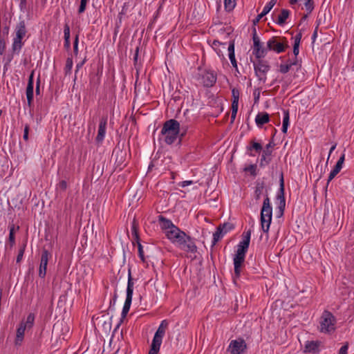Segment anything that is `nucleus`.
Listing matches in <instances>:
<instances>
[{"mask_svg":"<svg viewBox=\"0 0 354 354\" xmlns=\"http://www.w3.org/2000/svg\"><path fill=\"white\" fill-rule=\"evenodd\" d=\"M187 128L180 127L179 122L175 119L167 120L162 126L161 134L165 136V142L167 145L173 144L180 135V141L186 134Z\"/></svg>","mask_w":354,"mask_h":354,"instance_id":"f257e3e1","label":"nucleus"},{"mask_svg":"<svg viewBox=\"0 0 354 354\" xmlns=\"http://www.w3.org/2000/svg\"><path fill=\"white\" fill-rule=\"evenodd\" d=\"M272 207L271 205L270 200L268 194V191L266 189V197L263 200V205L261 209V225L262 230L265 233H268L270 229V225L272 222Z\"/></svg>","mask_w":354,"mask_h":354,"instance_id":"f03ea898","label":"nucleus"},{"mask_svg":"<svg viewBox=\"0 0 354 354\" xmlns=\"http://www.w3.org/2000/svg\"><path fill=\"white\" fill-rule=\"evenodd\" d=\"M337 319L330 311L325 310L319 321V331L323 333H331L335 330Z\"/></svg>","mask_w":354,"mask_h":354,"instance_id":"7ed1b4c3","label":"nucleus"},{"mask_svg":"<svg viewBox=\"0 0 354 354\" xmlns=\"http://www.w3.org/2000/svg\"><path fill=\"white\" fill-rule=\"evenodd\" d=\"M289 46L286 37H272L266 44V53L268 51H274L277 53H281Z\"/></svg>","mask_w":354,"mask_h":354,"instance_id":"20e7f679","label":"nucleus"},{"mask_svg":"<svg viewBox=\"0 0 354 354\" xmlns=\"http://www.w3.org/2000/svg\"><path fill=\"white\" fill-rule=\"evenodd\" d=\"M257 60L253 62L255 75L259 81L265 83L267 80V73L270 69L268 62L262 59V58H257Z\"/></svg>","mask_w":354,"mask_h":354,"instance_id":"39448f33","label":"nucleus"},{"mask_svg":"<svg viewBox=\"0 0 354 354\" xmlns=\"http://www.w3.org/2000/svg\"><path fill=\"white\" fill-rule=\"evenodd\" d=\"M276 199L278 201L277 216L281 217L283 215L286 207L285 187L283 173L281 174L279 179V189L278 190Z\"/></svg>","mask_w":354,"mask_h":354,"instance_id":"423d86ee","label":"nucleus"},{"mask_svg":"<svg viewBox=\"0 0 354 354\" xmlns=\"http://www.w3.org/2000/svg\"><path fill=\"white\" fill-rule=\"evenodd\" d=\"M169 326V322L167 319H164L160 322L157 330L156 331L153 338L152 339L151 346L160 348L162 342L163 337L165 336L166 330Z\"/></svg>","mask_w":354,"mask_h":354,"instance_id":"0eeeda50","label":"nucleus"},{"mask_svg":"<svg viewBox=\"0 0 354 354\" xmlns=\"http://www.w3.org/2000/svg\"><path fill=\"white\" fill-rule=\"evenodd\" d=\"M253 54L256 58H263L266 55V47H263L262 43L257 34L256 28L252 31Z\"/></svg>","mask_w":354,"mask_h":354,"instance_id":"6e6552de","label":"nucleus"},{"mask_svg":"<svg viewBox=\"0 0 354 354\" xmlns=\"http://www.w3.org/2000/svg\"><path fill=\"white\" fill-rule=\"evenodd\" d=\"M247 349V344L242 337L232 340L227 348L230 354H243Z\"/></svg>","mask_w":354,"mask_h":354,"instance_id":"1a4fd4ad","label":"nucleus"},{"mask_svg":"<svg viewBox=\"0 0 354 354\" xmlns=\"http://www.w3.org/2000/svg\"><path fill=\"white\" fill-rule=\"evenodd\" d=\"M201 82L205 87L213 86L217 80L216 74L213 71H205L200 75Z\"/></svg>","mask_w":354,"mask_h":354,"instance_id":"9d476101","label":"nucleus"},{"mask_svg":"<svg viewBox=\"0 0 354 354\" xmlns=\"http://www.w3.org/2000/svg\"><path fill=\"white\" fill-rule=\"evenodd\" d=\"M275 144L272 140L270 141L268 144L266 145V149L263 150L262 154L261 156L260 159V167H263L266 165H268L271 162V158L269 156H271L272 151V148L274 147Z\"/></svg>","mask_w":354,"mask_h":354,"instance_id":"9b49d317","label":"nucleus"},{"mask_svg":"<svg viewBox=\"0 0 354 354\" xmlns=\"http://www.w3.org/2000/svg\"><path fill=\"white\" fill-rule=\"evenodd\" d=\"M50 257H51L50 253L46 249H43L39 268V276L41 278H44L46 276L47 265Z\"/></svg>","mask_w":354,"mask_h":354,"instance_id":"f8f14e48","label":"nucleus"},{"mask_svg":"<svg viewBox=\"0 0 354 354\" xmlns=\"http://www.w3.org/2000/svg\"><path fill=\"white\" fill-rule=\"evenodd\" d=\"M239 90L236 88H233L232 89V113H231V119L230 122L232 124L234 122V120L236 118L238 108H239Z\"/></svg>","mask_w":354,"mask_h":354,"instance_id":"ddd939ff","label":"nucleus"},{"mask_svg":"<svg viewBox=\"0 0 354 354\" xmlns=\"http://www.w3.org/2000/svg\"><path fill=\"white\" fill-rule=\"evenodd\" d=\"M245 254L236 252L233 261L234 266V277L239 278L241 275V268L245 261Z\"/></svg>","mask_w":354,"mask_h":354,"instance_id":"4468645a","label":"nucleus"},{"mask_svg":"<svg viewBox=\"0 0 354 354\" xmlns=\"http://www.w3.org/2000/svg\"><path fill=\"white\" fill-rule=\"evenodd\" d=\"M34 71L29 75L28 85L26 87V94L27 98V104L29 107L32 106L34 96Z\"/></svg>","mask_w":354,"mask_h":354,"instance_id":"2eb2a0df","label":"nucleus"},{"mask_svg":"<svg viewBox=\"0 0 354 354\" xmlns=\"http://www.w3.org/2000/svg\"><path fill=\"white\" fill-rule=\"evenodd\" d=\"M107 124V117H102L100 120L97 135L95 138V141L97 144L102 143L104 139Z\"/></svg>","mask_w":354,"mask_h":354,"instance_id":"dca6fc26","label":"nucleus"},{"mask_svg":"<svg viewBox=\"0 0 354 354\" xmlns=\"http://www.w3.org/2000/svg\"><path fill=\"white\" fill-rule=\"evenodd\" d=\"M250 235H251V231L248 230L246 232L243 233V240L239 243L238 248L236 252L246 254L248 252L250 242Z\"/></svg>","mask_w":354,"mask_h":354,"instance_id":"f3484780","label":"nucleus"},{"mask_svg":"<svg viewBox=\"0 0 354 354\" xmlns=\"http://www.w3.org/2000/svg\"><path fill=\"white\" fill-rule=\"evenodd\" d=\"M180 249L187 252L196 253L197 252V246L195 243L194 239L188 236L185 241L180 245Z\"/></svg>","mask_w":354,"mask_h":354,"instance_id":"a211bd4d","label":"nucleus"},{"mask_svg":"<svg viewBox=\"0 0 354 354\" xmlns=\"http://www.w3.org/2000/svg\"><path fill=\"white\" fill-rule=\"evenodd\" d=\"M319 341H307L304 346V353H318L319 352Z\"/></svg>","mask_w":354,"mask_h":354,"instance_id":"6ab92c4d","label":"nucleus"},{"mask_svg":"<svg viewBox=\"0 0 354 354\" xmlns=\"http://www.w3.org/2000/svg\"><path fill=\"white\" fill-rule=\"evenodd\" d=\"M183 232V231H182L179 227L176 226V227L173 228V230L166 232L165 235L167 238L170 240L172 243L174 244L176 243V240L180 238Z\"/></svg>","mask_w":354,"mask_h":354,"instance_id":"aec40b11","label":"nucleus"},{"mask_svg":"<svg viewBox=\"0 0 354 354\" xmlns=\"http://www.w3.org/2000/svg\"><path fill=\"white\" fill-rule=\"evenodd\" d=\"M158 221L161 229L165 230V233L176 227L171 220L166 218L163 216H158Z\"/></svg>","mask_w":354,"mask_h":354,"instance_id":"412c9836","label":"nucleus"},{"mask_svg":"<svg viewBox=\"0 0 354 354\" xmlns=\"http://www.w3.org/2000/svg\"><path fill=\"white\" fill-rule=\"evenodd\" d=\"M125 152L123 151L119 147H116L112 153V158H115V163L118 165H121L125 159Z\"/></svg>","mask_w":354,"mask_h":354,"instance_id":"4be33fe9","label":"nucleus"},{"mask_svg":"<svg viewBox=\"0 0 354 354\" xmlns=\"http://www.w3.org/2000/svg\"><path fill=\"white\" fill-rule=\"evenodd\" d=\"M16 36L15 38L23 39L26 34V23L24 20L20 21L15 28Z\"/></svg>","mask_w":354,"mask_h":354,"instance_id":"5701e85b","label":"nucleus"},{"mask_svg":"<svg viewBox=\"0 0 354 354\" xmlns=\"http://www.w3.org/2000/svg\"><path fill=\"white\" fill-rule=\"evenodd\" d=\"M270 121V115L266 112L259 113L255 118V122L259 127H261L263 124L268 123Z\"/></svg>","mask_w":354,"mask_h":354,"instance_id":"b1692460","label":"nucleus"},{"mask_svg":"<svg viewBox=\"0 0 354 354\" xmlns=\"http://www.w3.org/2000/svg\"><path fill=\"white\" fill-rule=\"evenodd\" d=\"M26 328V324H24V322H21L17 330V335L15 339V345L20 346L24 339V333Z\"/></svg>","mask_w":354,"mask_h":354,"instance_id":"393cba45","label":"nucleus"},{"mask_svg":"<svg viewBox=\"0 0 354 354\" xmlns=\"http://www.w3.org/2000/svg\"><path fill=\"white\" fill-rule=\"evenodd\" d=\"M133 281L131 274L130 270H129V276H128V282H127V296L126 300L132 301V297L133 292Z\"/></svg>","mask_w":354,"mask_h":354,"instance_id":"a878e982","label":"nucleus"},{"mask_svg":"<svg viewBox=\"0 0 354 354\" xmlns=\"http://www.w3.org/2000/svg\"><path fill=\"white\" fill-rule=\"evenodd\" d=\"M266 187V184L263 181L256 182V186L254 189V198L256 201H259L263 194V189Z\"/></svg>","mask_w":354,"mask_h":354,"instance_id":"bb28decb","label":"nucleus"},{"mask_svg":"<svg viewBox=\"0 0 354 354\" xmlns=\"http://www.w3.org/2000/svg\"><path fill=\"white\" fill-rule=\"evenodd\" d=\"M290 15V11L287 9H282L281 14L278 16L276 23L279 26H283L286 22Z\"/></svg>","mask_w":354,"mask_h":354,"instance_id":"cd10ccee","label":"nucleus"},{"mask_svg":"<svg viewBox=\"0 0 354 354\" xmlns=\"http://www.w3.org/2000/svg\"><path fill=\"white\" fill-rule=\"evenodd\" d=\"M24 46V42H22V39L14 38L13 43L12 45V50L13 54H19Z\"/></svg>","mask_w":354,"mask_h":354,"instance_id":"c85d7f7f","label":"nucleus"},{"mask_svg":"<svg viewBox=\"0 0 354 354\" xmlns=\"http://www.w3.org/2000/svg\"><path fill=\"white\" fill-rule=\"evenodd\" d=\"M290 124L289 110H283V119L281 131L283 133H286Z\"/></svg>","mask_w":354,"mask_h":354,"instance_id":"c756f323","label":"nucleus"},{"mask_svg":"<svg viewBox=\"0 0 354 354\" xmlns=\"http://www.w3.org/2000/svg\"><path fill=\"white\" fill-rule=\"evenodd\" d=\"M225 234L222 232V229L218 226L216 230L213 234V240L212 247L214 246L218 241H219Z\"/></svg>","mask_w":354,"mask_h":354,"instance_id":"7c9ffc66","label":"nucleus"},{"mask_svg":"<svg viewBox=\"0 0 354 354\" xmlns=\"http://www.w3.org/2000/svg\"><path fill=\"white\" fill-rule=\"evenodd\" d=\"M9 238L8 241L10 248L13 247L15 244V225L12 224L9 225Z\"/></svg>","mask_w":354,"mask_h":354,"instance_id":"2f4dec72","label":"nucleus"},{"mask_svg":"<svg viewBox=\"0 0 354 354\" xmlns=\"http://www.w3.org/2000/svg\"><path fill=\"white\" fill-rule=\"evenodd\" d=\"M248 151L254 150L256 152L259 153L263 150L262 145L255 142L254 140H251L250 145L247 147Z\"/></svg>","mask_w":354,"mask_h":354,"instance_id":"473e14b6","label":"nucleus"},{"mask_svg":"<svg viewBox=\"0 0 354 354\" xmlns=\"http://www.w3.org/2000/svg\"><path fill=\"white\" fill-rule=\"evenodd\" d=\"M342 167L339 166V165H335L334 168L330 171L328 178L327 180V185L329 184V183L336 176V175L341 171Z\"/></svg>","mask_w":354,"mask_h":354,"instance_id":"72a5a7b5","label":"nucleus"},{"mask_svg":"<svg viewBox=\"0 0 354 354\" xmlns=\"http://www.w3.org/2000/svg\"><path fill=\"white\" fill-rule=\"evenodd\" d=\"M218 227L219 228L222 229V232L224 234H227L228 232L234 228V224L230 222H225L223 224H220Z\"/></svg>","mask_w":354,"mask_h":354,"instance_id":"f704fd0d","label":"nucleus"},{"mask_svg":"<svg viewBox=\"0 0 354 354\" xmlns=\"http://www.w3.org/2000/svg\"><path fill=\"white\" fill-rule=\"evenodd\" d=\"M131 233L133 238V240L135 241H140V237L138 234V224L136 221L134 220L132 223L131 225Z\"/></svg>","mask_w":354,"mask_h":354,"instance_id":"c9c22d12","label":"nucleus"},{"mask_svg":"<svg viewBox=\"0 0 354 354\" xmlns=\"http://www.w3.org/2000/svg\"><path fill=\"white\" fill-rule=\"evenodd\" d=\"M235 1L236 0H224L225 10L227 12H230L236 6Z\"/></svg>","mask_w":354,"mask_h":354,"instance_id":"e433bc0d","label":"nucleus"},{"mask_svg":"<svg viewBox=\"0 0 354 354\" xmlns=\"http://www.w3.org/2000/svg\"><path fill=\"white\" fill-rule=\"evenodd\" d=\"M131 301L125 300L122 310V317L124 318L127 316V313L130 310V307L131 305Z\"/></svg>","mask_w":354,"mask_h":354,"instance_id":"4c0bfd02","label":"nucleus"},{"mask_svg":"<svg viewBox=\"0 0 354 354\" xmlns=\"http://www.w3.org/2000/svg\"><path fill=\"white\" fill-rule=\"evenodd\" d=\"M26 243H24L19 248V252H18V254H17V259H16V262L17 263H20L21 261L22 260V258H23V256H24V252H25V250H26Z\"/></svg>","mask_w":354,"mask_h":354,"instance_id":"58836bf2","label":"nucleus"},{"mask_svg":"<svg viewBox=\"0 0 354 354\" xmlns=\"http://www.w3.org/2000/svg\"><path fill=\"white\" fill-rule=\"evenodd\" d=\"M73 68V59L71 57H68L66 61V65L64 68L65 73H71Z\"/></svg>","mask_w":354,"mask_h":354,"instance_id":"ea45409f","label":"nucleus"},{"mask_svg":"<svg viewBox=\"0 0 354 354\" xmlns=\"http://www.w3.org/2000/svg\"><path fill=\"white\" fill-rule=\"evenodd\" d=\"M257 166L256 165H250L249 166L244 168L245 171H249L250 173V175L252 176H257V171H256Z\"/></svg>","mask_w":354,"mask_h":354,"instance_id":"a19ab883","label":"nucleus"},{"mask_svg":"<svg viewBox=\"0 0 354 354\" xmlns=\"http://www.w3.org/2000/svg\"><path fill=\"white\" fill-rule=\"evenodd\" d=\"M136 242L138 244L139 257L140 258V259L142 262H145V255H144L143 247H142V244L140 243V241H136Z\"/></svg>","mask_w":354,"mask_h":354,"instance_id":"79ce46f5","label":"nucleus"},{"mask_svg":"<svg viewBox=\"0 0 354 354\" xmlns=\"http://www.w3.org/2000/svg\"><path fill=\"white\" fill-rule=\"evenodd\" d=\"M305 1H306V2H305L306 10L308 12V14H310L314 9L313 0H305Z\"/></svg>","mask_w":354,"mask_h":354,"instance_id":"37998d69","label":"nucleus"},{"mask_svg":"<svg viewBox=\"0 0 354 354\" xmlns=\"http://www.w3.org/2000/svg\"><path fill=\"white\" fill-rule=\"evenodd\" d=\"M188 236L189 235H187L185 232H183L180 238L178 240H176V242L174 244L176 245V246L180 249V245H181L184 243V241H185V239H187Z\"/></svg>","mask_w":354,"mask_h":354,"instance_id":"c03bdc74","label":"nucleus"},{"mask_svg":"<svg viewBox=\"0 0 354 354\" xmlns=\"http://www.w3.org/2000/svg\"><path fill=\"white\" fill-rule=\"evenodd\" d=\"M35 321V315L32 313H30L26 319V322L24 324H26V327L31 328L33 325Z\"/></svg>","mask_w":354,"mask_h":354,"instance_id":"a18cd8bd","label":"nucleus"},{"mask_svg":"<svg viewBox=\"0 0 354 354\" xmlns=\"http://www.w3.org/2000/svg\"><path fill=\"white\" fill-rule=\"evenodd\" d=\"M88 0H80V5L78 8V13L82 14L84 12L86 8V4Z\"/></svg>","mask_w":354,"mask_h":354,"instance_id":"49530a36","label":"nucleus"},{"mask_svg":"<svg viewBox=\"0 0 354 354\" xmlns=\"http://www.w3.org/2000/svg\"><path fill=\"white\" fill-rule=\"evenodd\" d=\"M127 9H128L127 4V3H124L122 8L121 11L118 14V19H119L120 23H121V21H122V16L125 15L127 14Z\"/></svg>","mask_w":354,"mask_h":354,"instance_id":"de8ad7c7","label":"nucleus"},{"mask_svg":"<svg viewBox=\"0 0 354 354\" xmlns=\"http://www.w3.org/2000/svg\"><path fill=\"white\" fill-rule=\"evenodd\" d=\"M290 68H291V66L289 64H281L279 66V71H280V73L285 74V73H287L290 71Z\"/></svg>","mask_w":354,"mask_h":354,"instance_id":"09e8293b","label":"nucleus"},{"mask_svg":"<svg viewBox=\"0 0 354 354\" xmlns=\"http://www.w3.org/2000/svg\"><path fill=\"white\" fill-rule=\"evenodd\" d=\"M78 43H79V35H76L73 41V53L75 55H77L78 53Z\"/></svg>","mask_w":354,"mask_h":354,"instance_id":"8fccbe9b","label":"nucleus"},{"mask_svg":"<svg viewBox=\"0 0 354 354\" xmlns=\"http://www.w3.org/2000/svg\"><path fill=\"white\" fill-rule=\"evenodd\" d=\"M64 38H70V26L67 23H66L64 26Z\"/></svg>","mask_w":354,"mask_h":354,"instance_id":"3c124183","label":"nucleus"},{"mask_svg":"<svg viewBox=\"0 0 354 354\" xmlns=\"http://www.w3.org/2000/svg\"><path fill=\"white\" fill-rule=\"evenodd\" d=\"M348 342H345L344 344L339 348L338 354H348Z\"/></svg>","mask_w":354,"mask_h":354,"instance_id":"603ef678","label":"nucleus"},{"mask_svg":"<svg viewBox=\"0 0 354 354\" xmlns=\"http://www.w3.org/2000/svg\"><path fill=\"white\" fill-rule=\"evenodd\" d=\"M29 131H30V126H29V124H26L24 127V135H23V139L25 141L28 140Z\"/></svg>","mask_w":354,"mask_h":354,"instance_id":"864d4df0","label":"nucleus"},{"mask_svg":"<svg viewBox=\"0 0 354 354\" xmlns=\"http://www.w3.org/2000/svg\"><path fill=\"white\" fill-rule=\"evenodd\" d=\"M112 343H113V339H111L110 341H109V344L107 346H106L105 344L104 345L103 351L104 352V351H106L108 354H115L118 351V350L115 352L111 353V351L110 350V348L111 346Z\"/></svg>","mask_w":354,"mask_h":354,"instance_id":"5fc2aeb1","label":"nucleus"},{"mask_svg":"<svg viewBox=\"0 0 354 354\" xmlns=\"http://www.w3.org/2000/svg\"><path fill=\"white\" fill-rule=\"evenodd\" d=\"M57 187L59 189H60L62 191H65L67 188V183L66 180H61L59 184L57 185Z\"/></svg>","mask_w":354,"mask_h":354,"instance_id":"6e6d98bb","label":"nucleus"},{"mask_svg":"<svg viewBox=\"0 0 354 354\" xmlns=\"http://www.w3.org/2000/svg\"><path fill=\"white\" fill-rule=\"evenodd\" d=\"M229 55H235L234 53V41H231L228 46Z\"/></svg>","mask_w":354,"mask_h":354,"instance_id":"4d7b16f0","label":"nucleus"},{"mask_svg":"<svg viewBox=\"0 0 354 354\" xmlns=\"http://www.w3.org/2000/svg\"><path fill=\"white\" fill-rule=\"evenodd\" d=\"M6 50V42L3 39L0 38V55H2Z\"/></svg>","mask_w":354,"mask_h":354,"instance_id":"13d9d810","label":"nucleus"},{"mask_svg":"<svg viewBox=\"0 0 354 354\" xmlns=\"http://www.w3.org/2000/svg\"><path fill=\"white\" fill-rule=\"evenodd\" d=\"M229 58L230 59L232 66L234 68L237 69V62L235 58V55H229Z\"/></svg>","mask_w":354,"mask_h":354,"instance_id":"bf43d9fd","label":"nucleus"},{"mask_svg":"<svg viewBox=\"0 0 354 354\" xmlns=\"http://www.w3.org/2000/svg\"><path fill=\"white\" fill-rule=\"evenodd\" d=\"M194 183L192 180H185L178 183V185L181 187H185L188 185H191Z\"/></svg>","mask_w":354,"mask_h":354,"instance_id":"052dcab7","label":"nucleus"},{"mask_svg":"<svg viewBox=\"0 0 354 354\" xmlns=\"http://www.w3.org/2000/svg\"><path fill=\"white\" fill-rule=\"evenodd\" d=\"M272 5H269L268 3H267L264 6L261 12L263 13V15H266L272 10Z\"/></svg>","mask_w":354,"mask_h":354,"instance_id":"680f3d73","label":"nucleus"},{"mask_svg":"<svg viewBox=\"0 0 354 354\" xmlns=\"http://www.w3.org/2000/svg\"><path fill=\"white\" fill-rule=\"evenodd\" d=\"M299 53V44H297V43L293 44V54L295 57L298 55Z\"/></svg>","mask_w":354,"mask_h":354,"instance_id":"e2e57ef3","label":"nucleus"},{"mask_svg":"<svg viewBox=\"0 0 354 354\" xmlns=\"http://www.w3.org/2000/svg\"><path fill=\"white\" fill-rule=\"evenodd\" d=\"M159 351H160V348L151 345L150 350L149 351V354H158Z\"/></svg>","mask_w":354,"mask_h":354,"instance_id":"0e129e2a","label":"nucleus"},{"mask_svg":"<svg viewBox=\"0 0 354 354\" xmlns=\"http://www.w3.org/2000/svg\"><path fill=\"white\" fill-rule=\"evenodd\" d=\"M266 16L265 15H263V13L261 12L259 15H257V17L253 20V24L254 25H256L257 24H258L259 22V21L264 17Z\"/></svg>","mask_w":354,"mask_h":354,"instance_id":"69168bd1","label":"nucleus"},{"mask_svg":"<svg viewBox=\"0 0 354 354\" xmlns=\"http://www.w3.org/2000/svg\"><path fill=\"white\" fill-rule=\"evenodd\" d=\"M301 37V32L297 33L294 38V44L297 43V44H300Z\"/></svg>","mask_w":354,"mask_h":354,"instance_id":"338daca9","label":"nucleus"},{"mask_svg":"<svg viewBox=\"0 0 354 354\" xmlns=\"http://www.w3.org/2000/svg\"><path fill=\"white\" fill-rule=\"evenodd\" d=\"M344 160H345V154L342 153L336 164L339 165V166H341L342 167Z\"/></svg>","mask_w":354,"mask_h":354,"instance_id":"774afa93","label":"nucleus"}]
</instances>
